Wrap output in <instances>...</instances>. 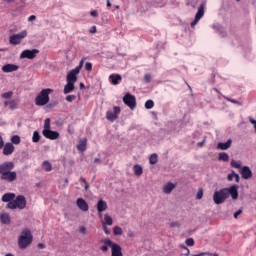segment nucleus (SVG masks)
I'll return each instance as SVG.
<instances>
[{"instance_id":"nucleus-1","label":"nucleus","mask_w":256,"mask_h":256,"mask_svg":"<svg viewBox=\"0 0 256 256\" xmlns=\"http://www.w3.org/2000/svg\"><path fill=\"white\" fill-rule=\"evenodd\" d=\"M15 169V163L11 161H5L0 164V180L5 183H15L17 180V172Z\"/></svg>"},{"instance_id":"nucleus-2","label":"nucleus","mask_w":256,"mask_h":256,"mask_svg":"<svg viewBox=\"0 0 256 256\" xmlns=\"http://www.w3.org/2000/svg\"><path fill=\"white\" fill-rule=\"evenodd\" d=\"M31 243H33V234L29 228H25L18 237V247L19 249H27Z\"/></svg>"},{"instance_id":"nucleus-3","label":"nucleus","mask_w":256,"mask_h":256,"mask_svg":"<svg viewBox=\"0 0 256 256\" xmlns=\"http://www.w3.org/2000/svg\"><path fill=\"white\" fill-rule=\"evenodd\" d=\"M42 135L46 139H50L51 141H55V139H59V132L51 130V118L45 119Z\"/></svg>"},{"instance_id":"nucleus-4","label":"nucleus","mask_w":256,"mask_h":256,"mask_svg":"<svg viewBox=\"0 0 256 256\" xmlns=\"http://www.w3.org/2000/svg\"><path fill=\"white\" fill-rule=\"evenodd\" d=\"M53 93V90L50 88L42 89L41 92L35 98V105L38 107H43L49 103V95Z\"/></svg>"},{"instance_id":"nucleus-5","label":"nucleus","mask_w":256,"mask_h":256,"mask_svg":"<svg viewBox=\"0 0 256 256\" xmlns=\"http://www.w3.org/2000/svg\"><path fill=\"white\" fill-rule=\"evenodd\" d=\"M25 207H27V199H25V196L23 195H18L12 202L7 204L8 209L23 210Z\"/></svg>"},{"instance_id":"nucleus-6","label":"nucleus","mask_w":256,"mask_h":256,"mask_svg":"<svg viewBox=\"0 0 256 256\" xmlns=\"http://www.w3.org/2000/svg\"><path fill=\"white\" fill-rule=\"evenodd\" d=\"M104 245H108L111 249V256H123V248L118 243L106 238L103 240Z\"/></svg>"},{"instance_id":"nucleus-7","label":"nucleus","mask_w":256,"mask_h":256,"mask_svg":"<svg viewBox=\"0 0 256 256\" xmlns=\"http://www.w3.org/2000/svg\"><path fill=\"white\" fill-rule=\"evenodd\" d=\"M228 194H227V188H222L219 191H215L213 194V201L215 205H221L224 201H227Z\"/></svg>"},{"instance_id":"nucleus-8","label":"nucleus","mask_w":256,"mask_h":256,"mask_svg":"<svg viewBox=\"0 0 256 256\" xmlns=\"http://www.w3.org/2000/svg\"><path fill=\"white\" fill-rule=\"evenodd\" d=\"M25 37H27V30L11 35L9 37V43L10 45H21V41H23Z\"/></svg>"},{"instance_id":"nucleus-9","label":"nucleus","mask_w":256,"mask_h":256,"mask_svg":"<svg viewBox=\"0 0 256 256\" xmlns=\"http://www.w3.org/2000/svg\"><path fill=\"white\" fill-rule=\"evenodd\" d=\"M122 101L132 111L137 107V99L131 93H126L125 96L122 98Z\"/></svg>"},{"instance_id":"nucleus-10","label":"nucleus","mask_w":256,"mask_h":256,"mask_svg":"<svg viewBox=\"0 0 256 256\" xmlns=\"http://www.w3.org/2000/svg\"><path fill=\"white\" fill-rule=\"evenodd\" d=\"M120 113H121V107L114 106L113 107V111L112 110H108L106 112V119L108 121H111V123H113V121H116V119L119 117Z\"/></svg>"},{"instance_id":"nucleus-11","label":"nucleus","mask_w":256,"mask_h":256,"mask_svg":"<svg viewBox=\"0 0 256 256\" xmlns=\"http://www.w3.org/2000/svg\"><path fill=\"white\" fill-rule=\"evenodd\" d=\"M203 15H205V5L201 4L198 7V11L195 15V19H194V21L191 22L190 26L192 28L195 27V25H197L199 23V21H201V18L203 17Z\"/></svg>"},{"instance_id":"nucleus-12","label":"nucleus","mask_w":256,"mask_h":256,"mask_svg":"<svg viewBox=\"0 0 256 256\" xmlns=\"http://www.w3.org/2000/svg\"><path fill=\"white\" fill-rule=\"evenodd\" d=\"M39 55V50L32 49V50H24L20 54V59H35Z\"/></svg>"},{"instance_id":"nucleus-13","label":"nucleus","mask_w":256,"mask_h":256,"mask_svg":"<svg viewBox=\"0 0 256 256\" xmlns=\"http://www.w3.org/2000/svg\"><path fill=\"white\" fill-rule=\"evenodd\" d=\"M227 195H228V198L230 195L234 201H236V199H239V186L232 185L229 188H227Z\"/></svg>"},{"instance_id":"nucleus-14","label":"nucleus","mask_w":256,"mask_h":256,"mask_svg":"<svg viewBox=\"0 0 256 256\" xmlns=\"http://www.w3.org/2000/svg\"><path fill=\"white\" fill-rule=\"evenodd\" d=\"M2 149V153L6 157H9V155H13V153H15V146L11 142H7L6 144H4Z\"/></svg>"},{"instance_id":"nucleus-15","label":"nucleus","mask_w":256,"mask_h":256,"mask_svg":"<svg viewBox=\"0 0 256 256\" xmlns=\"http://www.w3.org/2000/svg\"><path fill=\"white\" fill-rule=\"evenodd\" d=\"M77 75H79V69L71 70L66 77L67 83H77Z\"/></svg>"},{"instance_id":"nucleus-16","label":"nucleus","mask_w":256,"mask_h":256,"mask_svg":"<svg viewBox=\"0 0 256 256\" xmlns=\"http://www.w3.org/2000/svg\"><path fill=\"white\" fill-rule=\"evenodd\" d=\"M240 175L242 179H251V177H253V172L249 166H243L240 170Z\"/></svg>"},{"instance_id":"nucleus-17","label":"nucleus","mask_w":256,"mask_h":256,"mask_svg":"<svg viewBox=\"0 0 256 256\" xmlns=\"http://www.w3.org/2000/svg\"><path fill=\"white\" fill-rule=\"evenodd\" d=\"M76 205L78 209H80V211H84V212L89 211V204L83 198H78L76 200Z\"/></svg>"},{"instance_id":"nucleus-18","label":"nucleus","mask_w":256,"mask_h":256,"mask_svg":"<svg viewBox=\"0 0 256 256\" xmlns=\"http://www.w3.org/2000/svg\"><path fill=\"white\" fill-rule=\"evenodd\" d=\"M3 73H13L15 71H19V66L16 64H6L2 66Z\"/></svg>"},{"instance_id":"nucleus-19","label":"nucleus","mask_w":256,"mask_h":256,"mask_svg":"<svg viewBox=\"0 0 256 256\" xmlns=\"http://www.w3.org/2000/svg\"><path fill=\"white\" fill-rule=\"evenodd\" d=\"M96 208H97L99 215L101 216V213L107 211V208H108L107 202H105V200H103V199H100L97 202Z\"/></svg>"},{"instance_id":"nucleus-20","label":"nucleus","mask_w":256,"mask_h":256,"mask_svg":"<svg viewBox=\"0 0 256 256\" xmlns=\"http://www.w3.org/2000/svg\"><path fill=\"white\" fill-rule=\"evenodd\" d=\"M109 81L112 85H119L123 81V77L120 74H111L109 76Z\"/></svg>"},{"instance_id":"nucleus-21","label":"nucleus","mask_w":256,"mask_h":256,"mask_svg":"<svg viewBox=\"0 0 256 256\" xmlns=\"http://www.w3.org/2000/svg\"><path fill=\"white\" fill-rule=\"evenodd\" d=\"M233 143V140L228 139L226 142H220L217 144V149H220L221 151H227L231 147V144Z\"/></svg>"},{"instance_id":"nucleus-22","label":"nucleus","mask_w":256,"mask_h":256,"mask_svg":"<svg viewBox=\"0 0 256 256\" xmlns=\"http://www.w3.org/2000/svg\"><path fill=\"white\" fill-rule=\"evenodd\" d=\"M9 106V109L11 111H15V109H17V107H19V101L17 100H7L4 102V107Z\"/></svg>"},{"instance_id":"nucleus-23","label":"nucleus","mask_w":256,"mask_h":256,"mask_svg":"<svg viewBox=\"0 0 256 256\" xmlns=\"http://www.w3.org/2000/svg\"><path fill=\"white\" fill-rule=\"evenodd\" d=\"M15 199V193H5L3 196H2V199L1 201L3 203H11L13 202Z\"/></svg>"},{"instance_id":"nucleus-24","label":"nucleus","mask_w":256,"mask_h":256,"mask_svg":"<svg viewBox=\"0 0 256 256\" xmlns=\"http://www.w3.org/2000/svg\"><path fill=\"white\" fill-rule=\"evenodd\" d=\"M75 91V83L67 82L64 86V95H69V93H73Z\"/></svg>"},{"instance_id":"nucleus-25","label":"nucleus","mask_w":256,"mask_h":256,"mask_svg":"<svg viewBox=\"0 0 256 256\" xmlns=\"http://www.w3.org/2000/svg\"><path fill=\"white\" fill-rule=\"evenodd\" d=\"M78 151L83 153V151H87V138H83L79 141V144L77 145Z\"/></svg>"},{"instance_id":"nucleus-26","label":"nucleus","mask_w":256,"mask_h":256,"mask_svg":"<svg viewBox=\"0 0 256 256\" xmlns=\"http://www.w3.org/2000/svg\"><path fill=\"white\" fill-rule=\"evenodd\" d=\"M173 189H175V184H173L172 182H168L163 187V193H165L166 195H169V194H171Z\"/></svg>"},{"instance_id":"nucleus-27","label":"nucleus","mask_w":256,"mask_h":256,"mask_svg":"<svg viewBox=\"0 0 256 256\" xmlns=\"http://www.w3.org/2000/svg\"><path fill=\"white\" fill-rule=\"evenodd\" d=\"M0 221L3 225H9L11 223V216L8 213H2L0 215Z\"/></svg>"},{"instance_id":"nucleus-28","label":"nucleus","mask_w":256,"mask_h":256,"mask_svg":"<svg viewBox=\"0 0 256 256\" xmlns=\"http://www.w3.org/2000/svg\"><path fill=\"white\" fill-rule=\"evenodd\" d=\"M133 171L134 175H136L137 177H141L143 175V167H141V165L139 164L134 165Z\"/></svg>"},{"instance_id":"nucleus-29","label":"nucleus","mask_w":256,"mask_h":256,"mask_svg":"<svg viewBox=\"0 0 256 256\" xmlns=\"http://www.w3.org/2000/svg\"><path fill=\"white\" fill-rule=\"evenodd\" d=\"M102 225H108L109 227H111V225H113V218L109 216V214H105L104 221H102Z\"/></svg>"},{"instance_id":"nucleus-30","label":"nucleus","mask_w":256,"mask_h":256,"mask_svg":"<svg viewBox=\"0 0 256 256\" xmlns=\"http://www.w3.org/2000/svg\"><path fill=\"white\" fill-rule=\"evenodd\" d=\"M33 143H39L41 141V134H39V131H34L32 136Z\"/></svg>"},{"instance_id":"nucleus-31","label":"nucleus","mask_w":256,"mask_h":256,"mask_svg":"<svg viewBox=\"0 0 256 256\" xmlns=\"http://www.w3.org/2000/svg\"><path fill=\"white\" fill-rule=\"evenodd\" d=\"M113 235H115V237L123 235V228H121L120 226H114Z\"/></svg>"},{"instance_id":"nucleus-32","label":"nucleus","mask_w":256,"mask_h":256,"mask_svg":"<svg viewBox=\"0 0 256 256\" xmlns=\"http://www.w3.org/2000/svg\"><path fill=\"white\" fill-rule=\"evenodd\" d=\"M218 159L219 161H229V154L221 152L219 153Z\"/></svg>"},{"instance_id":"nucleus-33","label":"nucleus","mask_w":256,"mask_h":256,"mask_svg":"<svg viewBox=\"0 0 256 256\" xmlns=\"http://www.w3.org/2000/svg\"><path fill=\"white\" fill-rule=\"evenodd\" d=\"M43 169H45L47 172L51 171L53 169V166L50 164L49 161H44L42 164Z\"/></svg>"},{"instance_id":"nucleus-34","label":"nucleus","mask_w":256,"mask_h":256,"mask_svg":"<svg viewBox=\"0 0 256 256\" xmlns=\"http://www.w3.org/2000/svg\"><path fill=\"white\" fill-rule=\"evenodd\" d=\"M158 161L157 154H152L149 157V163L150 165H155Z\"/></svg>"},{"instance_id":"nucleus-35","label":"nucleus","mask_w":256,"mask_h":256,"mask_svg":"<svg viewBox=\"0 0 256 256\" xmlns=\"http://www.w3.org/2000/svg\"><path fill=\"white\" fill-rule=\"evenodd\" d=\"M155 107V102L153 100H147L145 102V109H153Z\"/></svg>"},{"instance_id":"nucleus-36","label":"nucleus","mask_w":256,"mask_h":256,"mask_svg":"<svg viewBox=\"0 0 256 256\" xmlns=\"http://www.w3.org/2000/svg\"><path fill=\"white\" fill-rule=\"evenodd\" d=\"M11 141L14 145H19V143H21V137L14 135L12 136Z\"/></svg>"},{"instance_id":"nucleus-37","label":"nucleus","mask_w":256,"mask_h":256,"mask_svg":"<svg viewBox=\"0 0 256 256\" xmlns=\"http://www.w3.org/2000/svg\"><path fill=\"white\" fill-rule=\"evenodd\" d=\"M1 97L2 99H11L13 97V92L9 91V92L3 93Z\"/></svg>"},{"instance_id":"nucleus-38","label":"nucleus","mask_w":256,"mask_h":256,"mask_svg":"<svg viewBox=\"0 0 256 256\" xmlns=\"http://www.w3.org/2000/svg\"><path fill=\"white\" fill-rule=\"evenodd\" d=\"M231 166L234 167L235 169H241V162H237L235 160L231 161Z\"/></svg>"},{"instance_id":"nucleus-39","label":"nucleus","mask_w":256,"mask_h":256,"mask_svg":"<svg viewBox=\"0 0 256 256\" xmlns=\"http://www.w3.org/2000/svg\"><path fill=\"white\" fill-rule=\"evenodd\" d=\"M185 243L188 247H193V245H195V240L193 238H188Z\"/></svg>"},{"instance_id":"nucleus-40","label":"nucleus","mask_w":256,"mask_h":256,"mask_svg":"<svg viewBox=\"0 0 256 256\" xmlns=\"http://www.w3.org/2000/svg\"><path fill=\"white\" fill-rule=\"evenodd\" d=\"M75 99H77V96H75V95L66 96V101H68V103H73V101H75Z\"/></svg>"},{"instance_id":"nucleus-41","label":"nucleus","mask_w":256,"mask_h":256,"mask_svg":"<svg viewBox=\"0 0 256 256\" xmlns=\"http://www.w3.org/2000/svg\"><path fill=\"white\" fill-rule=\"evenodd\" d=\"M80 183H84V189L87 191L89 189V183H87V180L83 177L80 178Z\"/></svg>"},{"instance_id":"nucleus-42","label":"nucleus","mask_w":256,"mask_h":256,"mask_svg":"<svg viewBox=\"0 0 256 256\" xmlns=\"http://www.w3.org/2000/svg\"><path fill=\"white\" fill-rule=\"evenodd\" d=\"M102 229H103L105 235H111V230H109V227H107V225L102 224Z\"/></svg>"},{"instance_id":"nucleus-43","label":"nucleus","mask_w":256,"mask_h":256,"mask_svg":"<svg viewBox=\"0 0 256 256\" xmlns=\"http://www.w3.org/2000/svg\"><path fill=\"white\" fill-rule=\"evenodd\" d=\"M85 69L86 71H93V64L91 62H86Z\"/></svg>"},{"instance_id":"nucleus-44","label":"nucleus","mask_w":256,"mask_h":256,"mask_svg":"<svg viewBox=\"0 0 256 256\" xmlns=\"http://www.w3.org/2000/svg\"><path fill=\"white\" fill-rule=\"evenodd\" d=\"M84 63H85V60L82 59V60L80 61V63H79V66H77V67L74 68V69H78V73H80V72H81V69H83Z\"/></svg>"},{"instance_id":"nucleus-45","label":"nucleus","mask_w":256,"mask_h":256,"mask_svg":"<svg viewBox=\"0 0 256 256\" xmlns=\"http://www.w3.org/2000/svg\"><path fill=\"white\" fill-rule=\"evenodd\" d=\"M226 101H229L230 103H234V105H241V103H239V101L235 100V99H231L229 97H225Z\"/></svg>"},{"instance_id":"nucleus-46","label":"nucleus","mask_w":256,"mask_h":256,"mask_svg":"<svg viewBox=\"0 0 256 256\" xmlns=\"http://www.w3.org/2000/svg\"><path fill=\"white\" fill-rule=\"evenodd\" d=\"M196 199H203V189L198 190L196 194Z\"/></svg>"},{"instance_id":"nucleus-47","label":"nucleus","mask_w":256,"mask_h":256,"mask_svg":"<svg viewBox=\"0 0 256 256\" xmlns=\"http://www.w3.org/2000/svg\"><path fill=\"white\" fill-rule=\"evenodd\" d=\"M100 249L103 253H107V251H109V245L104 244L103 246L100 247Z\"/></svg>"},{"instance_id":"nucleus-48","label":"nucleus","mask_w":256,"mask_h":256,"mask_svg":"<svg viewBox=\"0 0 256 256\" xmlns=\"http://www.w3.org/2000/svg\"><path fill=\"white\" fill-rule=\"evenodd\" d=\"M180 247H182V249H184V255L189 256V248H187V246H185V245H181Z\"/></svg>"},{"instance_id":"nucleus-49","label":"nucleus","mask_w":256,"mask_h":256,"mask_svg":"<svg viewBox=\"0 0 256 256\" xmlns=\"http://www.w3.org/2000/svg\"><path fill=\"white\" fill-rule=\"evenodd\" d=\"M234 177H235V171H232L231 174H228L227 180H228V181H233Z\"/></svg>"},{"instance_id":"nucleus-50","label":"nucleus","mask_w":256,"mask_h":256,"mask_svg":"<svg viewBox=\"0 0 256 256\" xmlns=\"http://www.w3.org/2000/svg\"><path fill=\"white\" fill-rule=\"evenodd\" d=\"M242 214H243V210L239 209L234 213V219H237V217H239V215H242Z\"/></svg>"},{"instance_id":"nucleus-51","label":"nucleus","mask_w":256,"mask_h":256,"mask_svg":"<svg viewBox=\"0 0 256 256\" xmlns=\"http://www.w3.org/2000/svg\"><path fill=\"white\" fill-rule=\"evenodd\" d=\"M144 79H145V82H146V83H151V74H146V75L144 76Z\"/></svg>"},{"instance_id":"nucleus-52","label":"nucleus","mask_w":256,"mask_h":256,"mask_svg":"<svg viewBox=\"0 0 256 256\" xmlns=\"http://www.w3.org/2000/svg\"><path fill=\"white\" fill-rule=\"evenodd\" d=\"M90 15H91V17H99V12H97V10H92L90 12Z\"/></svg>"},{"instance_id":"nucleus-53","label":"nucleus","mask_w":256,"mask_h":256,"mask_svg":"<svg viewBox=\"0 0 256 256\" xmlns=\"http://www.w3.org/2000/svg\"><path fill=\"white\" fill-rule=\"evenodd\" d=\"M5 146V141H3V136L0 135V151Z\"/></svg>"},{"instance_id":"nucleus-54","label":"nucleus","mask_w":256,"mask_h":256,"mask_svg":"<svg viewBox=\"0 0 256 256\" xmlns=\"http://www.w3.org/2000/svg\"><path fill=\"white\" fill-rule=\"evenodd\" d=\"M234 179L236 181V183H239V181H241V178L239 177V174L234 172Z\"/></svg>"},{"instance_id":"nucleus-55","label":"nucleus","mask_w":256,"mask_h":256,"mask_svg":"<svg viewBox=\"0 0 256 256\" xmlns=\"http://www.w3.org/2000/svg\"><path fill=\"white\" fill-rule=\"evenodd\" d=\"M170 227H179V222H171Z\"/></svg>"},{"instance_id":"nucleus-56","label":"nucleus","mask_w":256,"mask_h":256,"mask_svg":"<svg viewBox=\"0 0 256 256\" xmlns=\"http://www.w3.org/2000/svg\"><path fill=\"white\" fill-rule=\"evenodd\" d=\"M35 19H37V16H36V15H31V16L28 18V21H35Z\"/></svg>"},{"instance_id":"nucleus-57","label":"nucleus","mask_w":256,"mask_h":256,"mask_svg":"<svg viewBox=\"0 0 256 256\" xmlns=\"http://www.w3.org/2000/svg\"><path fill=\"white\" fill-rule=\"evenodd\" d=\"M90 33H97V27H96V26H93V27L90 29Z\"/></svg>"},{"instance_id":"nucleus-58","label":"nucleus","mask_w":256,"mask_h":256,"mask_svg":"<svg viewBox=\"0 0 256 256\" xmlns=\"http://www.w3.org/2000/svg\"><path fill=\"white\" fill-rule=\"evenodd\" d=\"M205 145V139L197 144L198 147H203Z\"/></svg>"},{"instance_id":"nucleus-59","label":"nucleus","mask_w":256,"mask_h":256,"mask_svg":"<svg viewBox=\"0 0 256 256\" xmlns=\"http://www.w3.org/2000/svg\"><path fill=\"white\" fill-rule=\"evenodd\" d=\"M38 248H39V249H45V244L39 243V244H38Z\"/></svg>"},{"instance_id":"nucleus-60","label":"nucleus","mask_w":256,"mask_h":256,"mask_svg":"<svg viewBox=\"0 0 256 256\" xmlns=\"http://www.w3.org/2000/svg\"><path fill=\"white\" fill-rule=\"evenodd\" d=\"M94 163H101V160L99 158H95Z\"/></svg>"},{"instance_id":"nucleus-61","label":"nucleus","mask_w":256,"mask_h":256,"mask_svg":"<svg viewBox=\"0 0 256 256\" xmlns=\"http://www.w3.org/2000/svg\"><path fill=\"white\" fill-rule=\"evenodd\" d=\"M106 5H107V7H111V1H110V0H107Z\"/></svg>"},{"instance_id":"nucleus-62","label":"nucleus","mask_w":256,"mask_h":256,"mask_svg":"<svg viewBox=\"0 0 256 256\" xmlns=\"http://www.w3.org/2000/svg\"><path fill=\"white\" fill-rule=\"evenodd\" d=\"M81 233H85L86 229L85 227L80 228Z\"/></svg>"},{"instance_id":"nucleus-63","label":"nucleus","mask_w":256,"mask_h":256,"mask_svg":"<svg viewBox=\"0 0 256 256\" xmlns=\"http://www.w3.org/2000/svg\"><path fill=\"white\" fill-rule=\"evenodd\" d=\"M128 237H133V232H128Z\"/></svg>"},{"instance_id":"nucleus-64","label":"nucleus","mask_w":256,"mask_h":256,"mask_svg":"<svg viewBox=\"0 0 256 256\" xmlns=\"http://www.w3.org/2000/svg\"><path fill=\"white\" fill-rule=\"evenodd\" d=\"M203 255H205V253L196 254L194 256H203Z\"/></svg>"}]
</instances>
